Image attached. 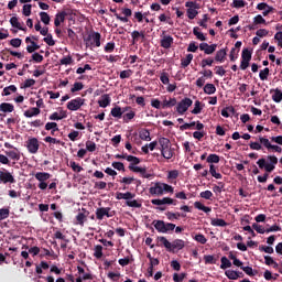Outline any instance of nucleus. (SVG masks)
I'll return each mask as SVG.
<instances>
[{"label": "nucleus", "instance_id": "nucleus-1", "mask_svg": "<svg viewBox=\"0 0 282 282\" xmlns=\"http://www.w3.org/2000/svg\"><path fill=\"white\" fill-rule=\"evenodd\" d=\"M267 160H269L270 163L265 161V159H260L257 161V164L259 169H264L267 173H272L274 169H276V165L279 164V159L274 155H268Z\"/></svg>", "mask_w": 282, "mask_h": 282}, {"label": "nucleus", "instance_id": "nucleus-2", "mask_svg": "<svg viewBox=\"0 0 282 282\" xmlns=\"http://www.w3.org/2000/svg\"><path fill=\"white\" fill-rule=\"evenodd\" d=\"M151 204H153V206H159L156 207V210H161V213H163L164 210H166V207H164V205L177 206V199H173L171 197H163L162 199H152Z\"/></svg>", "mask_w": 282, "mask_h": 282}, {"label": "nucleus", "instance_id": "nucleus-3", "mask_svg": "<svg viewBox=\"0 0 282 282\" xmlns=\"http://www.w3.org/2000/svg\"><path fill=\"white\" fill-rule=\"evenodd\" d=\"M100 39H102V35H100L99 32L88 34L86 39V47H89L90 50H94V47H100Z\"/></svg>", "mask_w": 282, "mask_h": 282}, {"label": "nucleus", "instance_id": "nucleus-4", "mask_svg": "<svg viewBox=\"0 0 282 282\" xmlns=\"http://www.w3.org/2000/svg\"><path fill=\"white\" fill-rule=\"evenodd\" d=\"M95 215L98 221H102L105 217H108V218L113 217L116 215V212L111 210V207H99L96 209Z\"/></svg>", "mask_w": 282, "mask_h": 282}, {"label": "nucleus", "instance_id": "nucleus-5", "mask_svg": "<svg viewBox=\"0 0 282 282\" xmlns=\"http://www.w3.org/2000/svg\"><path fill=\"white\" fill-rule=\"evenodd\" d=\"M193 106V99L185 97L178 104H176V111L180 116H184L188 108Z\"/></svg>", "mask_w": 282, "mask_h": 282}, {"label": "nucleus", "instance_id": "nucleus-6", "mask_svg": "<svg viewBox=\"0 0 282 282\" xmlns=\"http://www.w3.org/2000/svg\"><path fill=\"white\" fill-rule=\"evenodd\" d=\"M185 8H187V18L191 20L195 19V17L199 14L197 11L199 10V3H197V1H187L185 3Z\"/></svg>", "mask_w": 282, "mask_h": 282}, {"label": "nucleus", "instance_id": "nucleus-7", "mask_svg": "<svg viewBox=\"0 0 282 282\" xmlns=\"http://www.w3.org/2000/svg\"><path fill=\"white\" fill-rule=\"evenodd\" d=\"M0 182L2 184H17V180L8 170H0Z\"/></svg>", "mask_w": 282, "mask_h": 282}, {"label": "nucleus", "instance_id": "nucleus-8", "mask_svg": "<svg viewBox=\"0 0 282 282\" xmlns=\"http://www.w3.org/2000/svg\"><path fill=\"white\" fill-rule=\"evenodd\" d=\"M84 105H85V99L77 97L68 101L66 107L68 111H78V109H80V107H83Z\"/></svg>", "mask_w": 282, "mask_h": 282}, {"label": "nucleus", "instance_id": "nucleus-9", "mask_svg": "<svg viewBox=\"0 0 282 282\" xmlns=\"http://www.w3.org/2000/svg\"><path fill=\"white\" fill-rule=\"evenodd\" d=\"M39 139L36 138H31L26 141V149L29 153L35 154L39 153Z\"/></svg>", "mask_w": 282, "mask_h": 282}, {"label": "nucleus", "instance_id": "nucleus-10", "mask_svg": "<svg viewBox=\"0 0 282 282\" xmlns=\"http://www.w3.org/2000/svg\"><path fill=\"white\" fill-rule=\"evenodd\" d=\"M198 47L200 52H204V54H207V56H210V54H215V52L217 51V44L209 45L206 42L200 43Z\"/></svg>", "mask_w": 282, "mask_h": 282}, {"label": "nucleus", "instance_id": "nucleus-11", "mask_svg": "<svg viewBox=\"0 0 282 282\" xmlns=\"http://www.w3.org/2000/svg\"><path fill=\"white\" fill-rule=\"evenodd\" d=\"M177 105V98L175 97H162V109H172Z\"/></svg>", "mask_w": 282, "mask_h": 282}, {"label": "nucleus", "instance_id": "nucleus-12", "mask_svg": "<svg viewBox=\"0 0 282 282\" xmlns=\"http://www.w3.org/2000/svg\"><path fill=\"white\" fill-rule=\"evenodd\" d=\"M129 171H132V173H140L141 177H144L145 180H149L153 177V174L147 173V167H140V166H128Z\"/></svg>", "mask_w": 282, "mask_h": 282}, {"label": "nucleus", "instance_id": "nucleus-13", "mask_svg": "<svg viewBox=\"0 0 282 282\" xmlns=\"http://www.w3.org/2000/svg\"><path fill=\"white\" fill-rule=\"evenodd\" d=\"M122 14H123V17L116 13L115 17L118 21H121V23H129V17H131V14H133V11H131V9H129V8H123Z\"/></svg>", "mask_w": 282, "mask_h": 282}, {"label": "nucleus", "instance_id": "nucleus-14", "mask_svg": "<svg viewBox=\"0 0 282 282\" xmlns=\"http://www.w3.org/2000/svg\"><path fill=\"white\" fill-rule=\"evenodd\" d=\"M173 41H174L173 36H171V35H163L161 41H160V45L164 50H171V45H173Z\"/></svg>", "mask_w": 282, "mask_h": 282}, {"label": "nucleus", "instance_id": "nucleus-15", "mask_svg": "<svg viewBox=\"0 0 282 282\" xmlns=\"http://www.w3.org/2000/svg\"><path fill=\"white\" fill-rule=\"evenodd\" d=\"M149 193L150 195H156L158 197H161V195H163L162 183L161 182L154 183L153 186L149 188Z\"/></svg>", "mask_w": 282, "mask_h": 282}, {"label": "nucleus", "instance_id": "nucleus-16", "mask_svg": "<svg viewBox=\"0 0 282 282\" xmlns=\"http://www.w3.org/2000/svg\"><path fill=\"white\" fill-rule=\"evenodd\" d=\"M66 17H67V12L65 11L57 12L54 20L55 28H61V23H65Z\"/></svg>", "mask_w": 282, "mask_h": 282}, {"label": "nucleus", "instance_id": "nucleus-17", "mask_svg": "<svg viewBox=\"0 0 282 282\" xmlns=\"http://www.w3.org/2000/svg\"><path fill=\"white\" fill-rule=\"evenodd\" d=\"M186 246V242L182 239H175L173 242H171V252L174 250H184V247Z\"/></svg>", "mask_w": 282, "mask_h": 282}, {"label": "nucleus", "instance_id": "nucleus-18", "mask_svg": "<svg viewBox=\"0 0 282 282\" xmlns=\"http://www.w3.org/2000/svg\"><path fill=\"white\" fill-rule=\"evenodd\" d=\"M99 107L102 109H106V107H109L111 105V97L109 94H105L101 96V98L98 100Z\"/></svg>", "mask_w": 282, "mask_h": 282}, {"label": "nucleus", "instance_id": "nucleus-19", "mask_svg": "<svg viewBox=\"0 0 282 282\" xmlns=\"http://www.w3.org/2000/svg\"><path fill=\"white\" fill-rule=\"evenodd\" d=\"M152 224L158 232L166 234V223L164 220H153Z\"/></svg>", "mask_w": 282, "mask_h": 282}, {"label": "nucleus", "instance_id": "nucleus-20", "mask_svg": "<svg viewBox=\"0 0 282 282\" xmlns=\"http://www.w3.org/2000/svg\"><path fill=\"white\" fill-rule=\"evenodd\" d=\"M227 54L228 53L226 52V48L219 50L216 52L214 61H216V63H224L226 61Z\"/></svg>", "mask_w": 282, "mask_h": 282}, {"label": "nucleus", "instance_id": "nucleus-21", "mask_svg": "<svg viewBox=\"0 0 282 282\" xmlns=\"http://www.w3.org/2000/svg\"><path fill=\"white\" fill-rule=\"evenodd\" d=\"M135 197V194L131 192L122 193V192H117L116 193V199H126L129 202V199H133Z\"/></svg>", "mask_w": 282, "mask_h": 282}, {"label": "nucleus", "instance_id": "nucleus-22", "mask_svg": "<svg viewBox=\"0 0 282 282\" xmlns=\"http://www.w3.org/2000/svg\"><path fill=\"white\" fill-rule=\"evenodd\" d=\"M7 158H10V160H14L15 162H19L21 160V153L18 149L6 151Z\"/></svg>", "mask_w": 282, "mask_h": 282}, {"label": "nucleus", "instance_id": "nucleus-23", "mask_svg": "<svg viewBox=\"0 0 282 282\" xmlns=\"http://www.w3.org/2000/svg\"><path fill=\"white\" fill-rule=\"evenodd\" d=\"M0 111L2 113H12V111H14V105L10 102H2L0 104Z\"/></svg>", "mask_w": 282, "mask_h": 282}, {"label": "nucleus", "instance_id": "nucleus-24", "mask_svg": "<svg viewBox=\"0 0 282 282\" xmlns=\"http://www.w3.org/2000/svg\"><path fill=\"white\" fill-rule=\"evenodd\" d=\"M41 113V109L36 107H32L29 110L24 111V117L25 118H34Z\"/></svg>", "mask_w": 282, "mask_h": 282}, {"label": "nucleus", "instance_id": "nucleus-25", "mask_svg": "<svg viewBox=\"0 0 282 282\" xmlns=\"http://www.w3.org/2000/svg\"><path fill=\"white\" fill-rule=\"evenodd\" d=\"M272 91H273V95H272L273 102H281L282 101V90L279 88L271 89L270 94H272Z\"/></svg>", "mask_w": 282, "mask_h": 282}, {"label": "nucleus", "instance_id": "nucleus-26", "mask_svg": "<svg viewBox=\"0 0 282 282\" xmlns=\"http://www.w3.org/2000/svg\"><path fill=\"white\" fill-rule=\"evenodd\" d=\"M124 115V111H122V108L120 106H116L111 109L110 111V116H112V118H122V116Z\"/></svg>", "mask_w": 282, "mask_h": 282}, {"label": "nucleus", "instance_id": "nucleus-27", "mask_svg": "<svg viewBox=\"0 0 282 282\" xmlns=\"http://www.w3.org/2000/svg\"><path fill=\"white\" fill-rule=\"evenodd\" d=\"M50 177H52V174H50L47 172H37L35 174V180H37V182H47V180H50Z\"/></svg>", "mask_w": 282, "mask_h": 282}, {"label": "nucleus", "instance_id": "nucleus-28", "mask_svg": "<svg viewBox=\"0 0 282 282\" xmlns=\"http://www.w3.org/2000/svg\"><path fill=\"white\" fill-rule=\"evenodd\" d=\"M165 216L167 217L169 221H175L180 219V217H186L185 214L173 213V212H167Z\"/></svg>", "mask_w": 282, "mask_h": 282}, {"label": "nucleus", "instance_id": "nucleus-29", "mask_svg": "<svg viewBox=\"0 0 282 282\" xmlns=\"http://www.w3.org/2000/svg\"><path fill=\"white\" fill-rule=\"evenodd\" d=\"M18 88L14 85H10L3 88L2 96H11L12 94H17Z\"/></svg>", "mask_w": 282, "mask_h": 282}, {"label": "nucleus", "instance_id": "nucleus-30", "mask_svg": "<svg viewBox=\"0 0 282 282\" xmlns=\"http://www.w3.org/2000/svg\"><path fill=\"white\" fill-rule=\"evenodd\" d=\"M139 138L145 142H151V132L147 129H142L139 132Z\"/></svg>", "mask_w": 282, "mask_h": 282}, {"label": "nucleus", "instance_id": "nucleus-31", "mask_svg": "<svg viewBox=\"0 0 282 282\" xmlns=\"http://www.w3.org/2000/svg\"><path fill=\"white\" fill-rule=\"evenodd\" d=\"M161 154L165 160H171V158H173V155H175V152H173V149L170 148H165L163 150H161Z\"/></svg>", "mask_w": 282, "mask_h": 282}, {"label": "nucleus", "instance_id": "nucleus-32", "mask_svg": "<svg viewBox=\"0 0 282 282\" xmlns=\"http://www.w3.org/2000/svg\"><path fill=\"white\" fill-rule=\"evenodd\" d=\"M210 225L224 228V227L228 226V223H226V220H224L221 218H214L210 220Z\"/></svg>", "mask_w": 282, "mask_h": 282}, {"label": "nucleus", "instance_id": "nucleus-33", "mask_svg": "<svg viewBox=\"0 0 282 282\" xmlns=\"http://www.w3.org/2000/svg\"><path fill=\"white\" fill-rule=\"evenodd\" d=\"M194 208H196L197 210H203V213H207V214L213 210V208L206 207L204 204H202V202H195Z\"/></svg>", "mask_w": 282, "mask_h": 282}, {"label": "nucleus", "instance_id": "nucleus-34", "mask_svg": "<svg viewBox=\"0 0 282 282\" xmlns=\"http://www.w3.org/2000/svg\"><path fill=\"white\" fill-rule=\"evenodd\" d=\"M159 144L161 147V151H163L164 149L171 148V140H169L167 138H164V137L160 138Z\"/></svg>", "mask_w": 282, "mask_h": 282}, {"label": "nucleus", "instance_id": "nucleus-35", "mask_svg": "<svg viewBox=\"0 0 282 282\" xmlns=\"http://www.w3.org/2000/svg\"><path fill=\"white\" fill-rule=\"evenodd\" d=\"M214 63H215V58L207 57V58L202 59L200 67H203V69L206 67H213Z\"/></svg>", "mask_w": 282, "mask_h": 282}, {"label": "nucleus", "instance_id": "nucleus-36", "mask_svg": "<svg viewBox=\"0 0 282 282\" xmlns=\"http://www.w3.org/2000/svg\"><path fill=\"white\" fill-rule=\"evenodd\" d=\"M220 269L221 270H227V268H232V262L227 257H223L220 259Z\"/></svg>", "mask_w": 282, "mask_h": 282}, {"label": "nucleus", "instance_id": "nucleus-37", "mask_svg": "<svg viewBox=\"0 0 282 282\" xmlns=\"http://www.w3.org/2000/svg\"><path fill=\"white\" fill-rule=\"evenodd\" d=\"M259 142L262 147H264V149H268V151L272 149V143L270 142V139L259 137Z\"/></svg>", "mask_w": 282, "mask_h": 282}, {"label": "nucleus", "instance_id": "nucleus-38", "mask_svg": "<svg viewBox=\"0 0 282 282\" xmlns=\"http://www.w3.org/2000/svg\"><path fill=\"white\" fill-rule=\"evenodd\" d=\"M241 59L242 61H252V52L248 48H243L241 53Z\"/></svg>", "mask_w": 282, "mask_h": 282}, {"label": "nucleus", "instance_id": "nucleus-39", "mask_svg": "<svg viewBox=\"0 0 282 282\" xmlns=\"http://www.w3.org/2000/svg\"><path fill=\"white\" fill-rule=\"evenodd\" d=\"M194 241H197V243H202V246L206 245V242L208 241V239H206V236H204V234H196L193 237Z\"/></svg>", "mask_w": 282, "mask_h": 282}, {"label": "nucleus", "instance_id": "nucleus-40", "mask_svg": "<svg viewBox=\"0 0 282 282\" xmlns=\"http://www.w3.org/2000/svg\"><path fill=\"white\" fill-rule=\"evenodd\" d=\"M193 34L196 36L198 41H206V35L204 33L199 32V26H195L193 29Z\"/></svg>", "mask_w": 282, "mask_h": 282}, {"label": "nucleus", "instance_id": "nucleus-41", "mask_svg": "<svg viewBox=\"0 0 282 282\" xmlns=\"http://www.w3.org/2000/svg\"><path fill=\"white\" fill-rule=\"evenodd\" d=\"M177 177H180V171L177 170L169 171L167 180L171 182V184H173V180H177Z\"/></svg>", "mask_w": 282, "mask_h": 282}, {"label": "nucleus", "instance_id": "nucleus-42", "mask_svg": "<svg viewBox=\"0 0 282 282\" xmlns=\"http://www.w3.org/2000/svg\"><path fill=\"white\" fill-rule=\"evenodd\" d=\"M204 91L208 96H213V94H215V91H217V88L213 84H206L204 87Z\"/></svg>", "mask_w": 282, "mask_h": 282}, {"label": "nucleus", "instance_id": "nucleus-43", "mask_svg": "<svg viewBox=\"0 0 282 282\" xmlns=\"http://www.w3.org/2000/svg\"><path fill=\"white\" fill-rule=\"evenodd\" d=\"M158 240L164 246V248H166V250H169V252H171L172 242H170L169 239H166V237L160 236L158 237Z\"/></svg>", "mask_w": 282, "mask_h": 282}, {"label": "nucleus", "instance_id": "nucleus-44", "mask_svg": "<svg viewBox=\"0 0 282 282\" xmlns=\"http://www.w3.org/2000/svg\"><path fill=\"white\" fill-rule=\"evenodd\" d=\"M193 62V54H187L185 58L181 59L182 67H188L191 63Z\"/></svg>", "mask_w": 282, "mask_h": 282}, {"label": "nucleus", "instance_id": "nucleus-45", "mask_svg": "<svg viewBox=\"0 0 282 282\" xmlns=\"http://www.w3.org/2000/svg\"><path fill=\"white\" fill-rule=\"evenodd\" d=\"M225 274L227 279H230L231 281H237V279H239V274H237V271L235 270H227Z\"/></svg>", "mask_w": 282, "mask_h": 282}, {"label": "nucleus", "instance_id": "nucleus-46", "mask_svg": "<svg viewBox=\"0 0 282 282\" xmlns=\"http://www.w3.org/2000/svg\"><path fill=\"white\" fill-rule=\"evenodd\" d=\"M254 25H268V22L263 19V15L258 14L253 18Z\"/></svg>", "mask_w": 282, "mask_h": 282}, {"label": "nucleus", "instance_id": "nucleus-47", "mask_svg": "<svg viewBox=\"0 0 282 282\" xmlns=\"http://www.w3.org/2000/svg\"><path fill=\"white\" fill-rule=\"evenodd\" d=\"M127 162H131L129 164V166H138V164H140V158L133 156V155H129V156H127Z\"/></svg>", "mask_w": 282, "mask_h": 282}, {"label": "nucleus", "instance_id": "nucleus-48", "mask_svg": "<svg viewBox=\"0 0 282 282\" xmlns=\"http://www.w3.org/2000/svg\"><path fill=\"white\" fill-rule=\"evenodd\" d=\"M40 19L42 21V23H44V25H50V21H51V18H50V14H47V12H40Z\"/></svg>", "mask_w": 282, "mask_h": 282}, {"label": "nucleus", "instance_id": "nucleus-49", "mask_svg": "<svg viewBox=\"0 0 282 282\" xmlns=\"http://www.w3.org/2000/svg\"><path fill=\"white\" fill-rule=\"evenodd\" d=\"M36 50H41V46L36 44V42H31V45L26 46V52H29V54H34Z\"/></svg>", "mask_w": 282, "mask_h": 282}, {"label": "nucleus", "instance_id": "nucleus-50", "mask_svg": "<svg viewBox=\"0 0 282 282\" xmlns=\"http://www.w3.org/2000/svg\"><path fill=\"white\" fill-rule=\"evenodd\" d=\"M76 221L79 226H85V221H87V216L84 213H79L76 216Z\"/></svg>", "mask_w": 282, "mask_h": 282}, {"label": "nucleus", "instance_id": "nucleus-51", "mask_svg": "<svg viewBox=\"0 0 282 282\" xmlns=\"http://www.w3.org/2000/svg\"><path fill=\"white\" fill-rule=\"evenodd\" d=\"M10 23H11L12 28H17V30H25V29H23V26H21V23L19 22V18H17V17H12L10 19Z\"/></svg>", "mask_w": 282, "mask_h": 282}, {"label": "nucleus", "instance_id": "nucleus-52", "mask_svg": "<svg viewBox=\"0 0 282 282\" xmlns=\"http://www.w3.org/2000/svg\"><path fill=\"white\" fill-rule=\"evenodd\" d=\"M85 88V85H83V83L77 82L73 85V87L70 88L72 94H76V91H83V89Z\"/></svg>", "mask_w": 282, "mask_h": 282}, {"label": "nucleus", "instance_id": "nucleus-53", "mask_svg": "<svg viewBox=\"0 0 282 282\" xmlns=\"http://www.w3.org/2000/svg\"><path fill=\"white\" fill-rule=\"evenodd\" d=\"M270 76V68L265 67L264 69L260 70L259 78L260 80H268V77Z\"/></svg>", "mask_w": 282, "mask_h": 282}, {"label": "nucleus", "instance_id": "nucleus-54", "mask_svg": "<svg viewBox=\"0 0 282 282\" xmlns=\"http://www.w3.org/2000/svg\"><path fill=\"white\" fill-rule=\"evenodd\" d=\"M202 101L196 100L194 104V109L192 110V113H194V116H197L198 113H202Z\"/></svg>", "mask_w": 282, "mask_h": 282}, {"label": "nucleus", "instance_id": "nucleus-55", "mask_svg": "<svg viewBox=\"0 0 282 282\" xmlns=\"http://www.w3.org/2000/svg\"><path fill=\"white\" fill-rule=\"evenodd\" d=\"M113 50H116V42H108L104 47V52H106L107 54H111Z\"/></svg>", "mask_w": 282, "mask_h": 282}, {"label": "nucleus", "instance_id": "nucleus-56", "mask_svg": "<svg viewBox=\"0 0 282 282\" xmlns=\"http://www.w3.org/2000/svg\"><path fill=\"white\" fill-rule=\"evenodd\" d=\"M94 257L96 259H102V247L100 245L95 246Z\"/></svg>", "mask_w": 282, "mask_h": 282}, {"label": "nucleus", "instance_id": "nucleus-57", "mask_svg": "<svg viewBox=\"0 0 282 282\" xmlns=\"http://www.w3.org/2000/svg\"><path fill=\"white\" fill-rule=\"evenodd\" d=\"M208 164H219V155L217 154H209L207 156Z\"/></svg>", "mask_w": 282, "mask_h": 282}, {"label": "nucleus", "instance_id": "nucleus-58", "mask_svg": "<svg viewBox=\"0 0 282 282\" xmlns=\"http://www.w3.org/2000/svg\"><path fill=\"white\" fill-rule=\"evenodd\" d=\"M43 41L44 43H46V45H50V47H54V45H56V41H54L52 34H47L46 37L43 39Z\"/></svg>", "mask_w": 282, "mask_h": 282}, {"label": "nucleus", "instance_id": "nucleus-59", "mask_svg": "<svg viewBox=\"0 0 282 282\" xmlns=\"http://www.w3.org/2000/svg\"><path fill=\"white\" fill-rule=\"evenodd\" d=\"M74 63V58H72V55H67L59 59V65H72Z\"/></svg>", "mask_w": 282, "mask_h": 282}, {"label": "nucleus", "instance_id": "nucleus-60", "mask_svg": "<svg viewBox=\"0 0 282 282\" xmlns=\"http://www.w3.org/2000/svg\"><path fill=\"white\" fill-rule=\"evenodd\" d=\"M241 270L248 275V276H256L258 273L257 271L252 270V267H241Z\"/></svg>", "mask_w": 282, "mask_h": 282}, {"label": "nucleus", "instance_id": "nucleus-61", "mask_svg": "<svg viewBox=\"0 0 282 282\" xmlns=\"http://www.w3.org/2000/svg\"><path fill=\"white\" fill-rule=\"evenodd\" d=\"M8 217H10V209L1 208L0 209V221H3V219H8Z\"/></svg>", "mask_w": 282, "mask_h": 282}, {"label": "nucleus", "instance_id": "nucleus-62", "mask_svg": "<svg viewBox=\"0 0 282 282\" xmlns=\"http://www.w3.org/2000/svg\"><path fill=\"white\" fill-rule=\"evenodd\" d=\"M131 76H133V72L131 69H127L120 73L119 78H121V80H124V78H131Z\"/></svg>", "mask_w": 282, "mask_h": 282}, {"label": "nucleus", "instance_id": "nucleus-63", "mask_svg": "<svg viewBox=\"0 0 282 282\" xmlns=\"http://www.w3.org/2000/svg\"><path fill=\"white\" fill-rule=\"evenodd\" d=\"M122 118H123V121L124 122H129V121H131V120H133L134 118H135V111H130V112H128V113H124L123 116H122Z\"/></svg>", "mask_w": 282, "mask_h": 282}, {"label": "nucleus", "instance_id": "nucleus-64", "mask_svg": "<svg viewBox=\"0 0 282 282\" xmlns=\"http://www.w3.org/2000/svg\"><path fill=\"white\" fill-rule=\"evenodd\" d=\"M151 107L162 109V101H160V99H151Z\"/></svg>", "mask_w": 282, "mask_h": 282}]
</instances>
